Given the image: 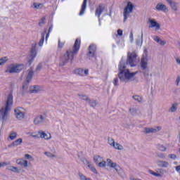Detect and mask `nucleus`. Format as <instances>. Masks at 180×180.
<instances>
[{"label": "nucleus", "mask_w": 180, "mask_h": 180, "mask_svg": "<svg viewBox=\"0 0 180 180\" xmlns=\"http://www.w3.org/2000/svg\"><path fill=\"white\" fill-rule=\"evenodd\" d=\"M137 75V72H131L129 69L126 68V63L124 60L122 59L118 65V78L121 82H131L134 79V77Z\"/></svg>", "instance_id": "1"}, {"label": "nucleus", "mask_w": 180, "mask_h": 180, "mask_svg": "<svg viewBox=\"0 0 180 180\" xmlns=\"http://www.w3.org/2000/svg\"><path fill=\"white\" fill-rule=\"evenodd\" d=\"M79 47H81V39H77L72 49H70L65 52L61 59V65H65L67 63H72L74 61V57L78 54L79 51Z\"/></svg>", "instance_id": "2"}, {"label": "nucleus", "mask_w": 180, "mask_h": 180, "mask_svg": "<svg viewBox=\"0 0 180 180\" xmlns=\"http://www.w3.org/2000/svg\"><path fill=\"white\" fill-rule=\"evenodd\" d=\"M13 105V96L10 94L7 96L6 106L0 109V120H2L3 122L8 120V118L9 117V113L8 112Z\"/></svg>", "instance_id": "3"}, {"label": "nucleus", "mask_w": 180, "mask_h": 180, "mask_svg": "<svg viewBox=\"0 0 180 180\" xmlns=\"http://www.w3.org/2000/svg\"><path fill=\"white\" fill-rule=\"evenodd\" d=\"M136 6L131 1H127V5L124 6L122 12L123 22H127V19L130 18V14L133 13Z\"/></svg>", "instance_id": "4"}, {"label": "nucleus", "mask_w": 180, "mask_h": 180, "mask_svg": "<svg viewBox=\"0 0 180 180\" xmlns=\"http://www.w3.org/2000/svg\"><path fill=\"white\" fill-rule=\"evenodd\" d=\"M139 60H137V53L135 52L127 53V64L130 67H136Z\"/></svg>", "instance_id": "5"}, {"label": "nucleus", "mask_w": 180, "mask_h": 180, "mask_svg": "<svg viewBox=\"0 0 180 180\" xmlns=\"http://www.w3.org/2000/svg\"><path fill=\"white\" fill-rule=\"evenodd\" d=\"M149 60L150 56H148V52L147 51V49H145L140 61V66L141 70H147V68H148Z\"/></svg>", "instance_id": "6"}, {"label": "nucleus", "mask_w": 180, "mask_h": 180, "mask_svg": "<svg viewBox=\"0 0 180 180\" xmlns=\"http://www.w3.org/2000/svg\"><path fill=\"white\" fill-rule=\"evenodd\" d=\"M22 90L24 92H28L29 94H40L43 91V87L37 85L30 86L27 90V85L24 84L22 86Z\"/></svg>", "instance_id": "7"}, {"label": "nucleus", "mask_w": 180, "mask_h": 180, "mask_svg": "<svg viewBox=\"0 0 180 180\" xmlns=\"http://www.w3.org/2000/svg\"><path fill=\"white\" fill-rule=\"evenodd\" d=\"M23 68H25L23 65L11 64L7 66L6 72H8L9 74H13L15 72H20V71H22Z\"/></svg>", "instance_id": "8"}, {"label": "nucleus", "mask_w": 180, "mask_h": 180, "mask_svg": "<svg viewBox=\"0 0 180 180\" xmlns=\"http://www.w3.org/2000/svg\"><path fill=\"white\" fill-rule=\"evenodd\" d=\"M149 29H153L155 32H158L161 29V24L154 18H149L147 21Z\"/></svg>", "instance_id": "9"}, {"label": "nucleus", "mask_w": 180, "mask_h": 180, "mask_svg": "<svg viewBox=\"0 0 180 180\" xmlns=\"http://www.w3.org/2000/svg\"><path fill=\"white\" fill-rule=\"evenodd\" d=\"M14 114L18 120H23L26 115V110L22 107H18L14 110Z\"/></svg>", "instance_id": "10"}, {"label": "nucleus", "mask_w": 180, "mask_h": 180, "mask_svg": "<svg viewBox=\"0 0 180 180\" xmlns=\"http://www.w3.org/2000/svg\"><path fill=\"white\" fill-rule=\"evenodd\" d=\"M106 161H107V165L110 168H113V169H115L116 172H117V174H122L123 169H122V167H120V166H119V165H117L115 162H112V160L109 158H108Z\"/></svg>", "instance_id": "11"}, {"label": "nucleus", "mask_w": 180, "mask_h": 180, "mask_svg": "<svg viewBox=\"0 0 180 180\" xmlns=\"http://www.w3.org/2000/svg\"><path fill=\"white\" fill-rule=\"evenodd\" d=\"M37 56V50L36 49V46H33L30 52V54L27 56V60L29 65L34 61V58Z\"/></svg>", "instance_id": "12"}, {"label": "nucleus", "mask_w": 180, "mask_h": 180, "mask_svg": "<svg viewBox=\"0 0 180 180\" xmlns=\"http://www.w3.org/2000/svg\"><path fill=\"white\" fill-rule=\"evenodd\" d=\"M108 143L109 146L113 147L115 150H118L119 151H122V150H124V147H123V145L115 141V139L112 138L108 139Z\"/></svg>", "instance_id": "13"}, {"label": "nucleus", "mask_w": 180, "mask_h": 180, "mask_svg": "<svg viewBox=\"0 0 180 180\" xmlns=\"http://www.w3.org/2000/svg\"><path fill=\"white\" fill-rule=\"evenodd\" d=\"M34 124L35 126H40V124H43V123H46V115H39L34 119Z\"/></svg>", "instance_id": "14"}, {"label": "nucleus", "mask_w": 180, "mask_h": 180, "mask_svg": "<svg viewBox=\"0 0 180 180\" xmlns=\"http://www.w3.org/2000/svg\"><path fill=\"white\" fill-rule=\"evenodd\" d=\"M74 72L76 74V75H79L80 77H86V75L89 74V70L78 68L75 70Z\"/></svg>", "instance_id": "15"}, {"label": "nucleus", "mask_w": 180, "mask_h": 180, "mask_svg": "<svg viewBox=\"0 0 180 180\" xmlns=\"http://www.w3.org/2000/svg\"><path fill=\"white\" fill-rule=\"evenodd\" d=\"M39 138L44 140H51V134L50 132H45L42 130L39 131Z\"/></svg>", "instance_id": "16"}, {"label": "nucleus", "mask_w": 180, "mask_h": 180, "mask_svg": "<svg viewBox=\"0 0 180 180\" xmlns=\"http://www.w3.org/2000/svg\"><path fill=\"white\" fill-rule=\"evenodd\" d=\"M161 130V127H146L143 129L144 133H157V131H160Z\"/></svg>", "instance_id": "17"}, {"label": "nucleus", "mask_w": 180, "mask_h": 180, "mask_svg": "<svg viewBox=\"0 0 180 180\" xmlns=\"http://www.w3.org/2000/svg\"><path fill=\"white\" fill-rule=\"evenodd\" d=\"M32 78H33V70L30 69L25 72V82L27 84L32 81Z\"/></svg>", "instance_id": "18"}, {"label": "nucleus", "mask_w": 180, "mask_h": 180, "mask_svg": "<svg viewBox=\"0 0 180 180\" xmlns=\"http://www.w3.org/2000/svg\"><path fill=\"white\" fill-rule=\"evenodd\" d=\"M155 9L161 12H168V7L162 3H158L155 6Z\"/></svg>", "instance_id": "19"}, {"label": "nucleus", "mask_w": 180, "mask_h": 180, "mask_svg": "<svg viewBox=\"0 0 180 180\" xmlns=\"http://www.w3.org/2000/svg\"><path fill=\"white\" fill-rule=\"evenodd\" d=\"M96 51V46L94 44H91L89 48V53L88 57L91 58V57H95V52Z\"/></svg>", "instance_id": "20"}, {"label": "nucleus", "mask_w": 180, "mask_h": 180, "mask_svg": "<svg viewBox=\"0 0 180 180\" xmlns=\"http://www.w3.org/2000/svg\"><path fill=\"white\" fill-rule=\"evenodd\" d=\"M16 164L18 165H20L21 167H24V168H27V167H29L27 160L25 159H18L16 160Z\"/></svg>", "instance_id": "21"}, {"label": "nucleus", "mask_w": 180, "mask_h": 180, "mask_svg": "<svg viewBox=\"0 0 180 180\" xmlns=\"http://www.w3.org/2000/svg\"><path fill=\"white\" fill-rule=\"evenodd\" d=\"M153 39L160 46H165L167 44V41L161 39L158 36H153Z\"/></svg>", "instance_id": "22"}, {"label": "nucleus", "mask_w": 180, "mask_h": 180, "mask_svg": "<svg viewBox=\"0 0 180 180\" xmlns=\"http://www.w3.org/2000/svg\"><path fill=\"white\" fill-rule=\"evenodd\" d=\"M148 173L150 174V175H153V176L161 177L164 175V170L160 169L157 172L153 170H148Z\"/></svg>", "instance_id": "23"}, {"label": "nucleus", "mask_w": 180, "mask_h": 180, "mask_svg": "<svg viewBox=\"0 0 180 180\" xmlns=\"http://www.w3.org/2000/svg\"><path fill=\"white\" fill-rule=\"evenodd\" d=\"M105 11V5H100L96 10V16L101 17L102 13Z\"/></svg>", "instance_id": "24"}, {"label": "nucleus", "mask_w": 180, "mask_h": 180, "mask_svg": "<svg viewBox=\"0 0 180 180\" xmlns=\"http://www.w3.org/2000/svg\"><path fill=\"white\" fill-rule=\"evenodd\" d=\"M86 0H84L83 3L82 4V8L80 10V12L79 13V16H82V15H84V13H85V10L86 9Z\"/></svg>", "instance_id": "25"}, {"label": "nucleus", "mask_w": 180, "mask_h": 180, "mask_svg": "<svg viewBox=\"0 0 180 180\" xmlns=\"http://www.w3.org/2000/svg\"><path fill=\"white\" fill-rule=\"evenodd\" d=\"M7 169L8 171H11V172H15V174H19L20 172V169L15 166H8Z\"/></svg>", "instance_id": "26"}, {"label": "nucleus", "mask_w": 180, "mask_h": 180, "mask_svg": "<svg viewBox=\"0 0 180 180\" xmlns=\"http://www.w3.org/2000/svg\"><path fill=\"white\" fill-rule=\"evenodd\" d=\"M44 154V155H46V157H48V158H56L55 151H53V152L45 151Z\"/></svg>", "instance_id": "27"}, {"label": "nucleus", "mask_w": 180, "mask_h": 180, "mask_svg": "<svg viewBox=\"0 0 180 180\" xmlns=\"http://www.w3.org/2000/svg\"><path fill=\"white\" fill-rule=\"evenodd\" d=\"M27 135L30 136V137H32L33 139H40L39 131L37 132H28Z\"/></svg>", "instance_id": "28"}, {"label": "nucleus", "mask_w": 180, "mask_h": 180, "mask_svg": "<svg viewBox=\"0 0 180 180\" xmlns=\"http://www.w3.org/2000/svg\"><path fill=\"white\" fill-rule=\"evenodd\" d=\"M22 143H23V139H22V138H20L13 141L12 144L14 147H18V146H20Z\"/></svg>", "instance_id": "29"}, {"label": "nucleus", "mask_w": 180, "mask_h": 180, "mask_svg": "<svg viewBox=\"0 0 180 180\" xmlns=\"http://www.w3.org/2000/svg\"><path fill=\"white\" fill-rule=\"evenodd\" d=\"M103 160V158L99 155H96L94 157V161L95 164H96V165H98Z\"/></svg>", "instance_id": "30"}, {"label": "nucleus", "mask_w": 180, "mask_h": 180, "mask_svg": "<svg viewBox=\"0 0 180 180\" xmlns=\"http://www.w3.org/2000/svg\"><path fill=\"white\" fill-rule=\"evenodd\" d=\"M8 60H9L7 56H4L0 58V67H2V65H5V64H6V63H8Z\"/></svg>", "instance_id": "31"}, {"label": "nucleus", "mask_w": 180, "mask_h": 180, "mask_svg": "<svg viewBox=\"0 0 180 180\" xmlns=\"http://www.w3.org/2000/svg\"><path fill=\"white\" fill-rule=\"evenodd\" d=\"M158 165L159 167L167 168V167H168V165H169V163H168V162H167V161H160L158 162Z\"/></svg>", "instance_id": "32"}, {"label": "nucleus", "mask_w": 180, "mask_h": 180, "mask_svg": "<svg viewBox=\"0 0 180 180\" xmlns=\"http://www.w3.org/2000/svg\"><path fill=\"white\" fill-rule=\"evenodd\" d=\"M51 32H53V25H51L49 27L48 32H47V30H45L44 32L43 33L46 36V40H47V39H49V37L50 36V33H51Z\"/></svg>", "instance_id": "33"}, {"label": "nucleus", "mask_w": 180, "mask_h": 180, "mask_svg": "<svg viewBox=\"0 0 180 180\" xmlns=\"http://www.w3.org/2000/svg\"><path fill=\"white\" fill-rule=\"evenodd\" d=\"M136 46H139L140 47L143 46V33L141 34V37L136 40Z\"/></svg>", "instance_id": "34"}, {"label": "nucleus", "mask_w": 180, "mask_h": 180, "mask_svg": "<svg viewBox=\"0 0 180 180\" xmlns=\"http://www.w3.org/2000/svg\"><path fill=\"white\" fill-rule=\"evenodd\" d=\"M16 137H18V133H16L15 131H11L9 134L8 138L10 139V140H15V139H16Z\"/></svg>", "instance_id": "35"}, {"label": "nucleus", "mask_w": 180, "mask_h": 180, "mask_svg": "<svg viewBox=\"0 0 180 180\" xmlns=\"http://www.w3.org/2000/svg\"><path fill=\"white\" fill-rule=\"evenodd\" d=\"M32 7L34 8V9H41V8H43V4L34 3Z\"/></svg>", "instance_id": "36"}, {"label": "nucleus", "mask_w": 180, "mask_h": 180, "mask_svg": "<svg viewBox=\"0 0 180 180\" xmlns=\"http://www.w3.org/2000/svg\"><path fill=\"white\" fill-rule=\"evenodd\" d=\"M169 6L172 11H174V12H176V11H178V6H176V3L173 1L171 4H169Z\"/></svg>", "instance_id": "37"}, {"label": "nucleus", "mask_w": 180, "mask_h": 180, "mask_svg": "<svg viewBox=\"0 0 180 180\" xmlns=\"http://www.w3.org/2000/svg\"><path fill=\"white\" fill-rule=\"evenodd\" d=\"M132 98L134 99V101H136V102H143V98L140 96L135 95L133 96Z\"/></svg>", "instance_id": "38"}, {"label": "nucleus", "mask_w": 180, "mask_h": 180, "mask_svg": "<svg viewBox=\"0 0 180 180\" xmlns=\"http://www.w3.org/2000/svg\"><path fill=\"white\" fill-rule=\"evenodd\" d=\"M178 109V105L177 104H173L172 107L169 109V112H176V110Z\"/></svg>", "instance_id": "39"}, {"label": "nucleus", "mask_w": 180, "mask_h": 180, "mask_svg": "<svg viewBox=\"0 0 180 180\" xmlns=\"http://www.w3.org/2000/svg\"><path fill=\"white\" fill-rule=\"evenodd\" d=\"M64 44H65V41H61L60 39H58V49H63V47H64Z\"/></svg>", "instance_id": "40"}, {"label": "nucleus", "mask_w": 180, "mask_h": 180, "mask_svg": "<svg viewBox=\"0 0 180 180\" xmlns=\"http://www.w3.org/2000/svg\"><path fill=\"white\" fill-rule=\"evenodd\" d=\"M97 165L99 167V168H105L106 167V161L103 160H103H101V162Z\"/></svg>", "instance_id": "41"}, {"label": "nucleus", "mask_w": 180, "mask_h": 180, "mask_svg": "<svg viewBox=\"0 0 180 180\" xmlns=\"http://www.w3.org/2000/svg\"><path fill=\"white\" fill-rule=\"evenodd\" d=\"M77 175L79 176V179H80V180H86V176H85V175H84V174H82V172H78Z\"/></svg>", "instance_id": "42"}, {"label": "nucleus", "mask_w": 180, "mask_h": 180, "mask_svg": "<svg viewBox=\"0 0 180 180\" xmlns=\"http://www.w3.org/2000/svg\"><path fill=\"white\" fill-rule=\"evenodd\" d=\"M78 96L79 98V99H83V101H89V98H88V96L84 95V94H78Z\"/></svg>", "instance_id": "43"}, {"label": "nucleus", "mask_w": 180, "mask_h": 180, "mask_svg": "<svg viewBox=\"0 0 180 180\" xmlns=\"http://www.w3.org/2000/svg\"><path fill=\"white\" fill-rule=\"evenodd\" d=\"M129 39L130 43H134V36L133 34V32H131L129 33Z\"/></svg>", "instance_id": "44"}, {"label": "nucleus", "mask_w": 180, "mask_h": 180, "mask_svg": "<svg viewBox=\"0 0 180 180\" xmlns=\"http://www.w3.org/2000/svg\"><path fill=\"white\" fill-rule=\"evenodd\" d=\"M44 36H46L44 34L42 33L41 34V39L39 42V46H40L41 47V46H43L44 43Z\"/></svg>", "instance_id": "45"}, {"label": "nucleus", "mask_w": 180, "mask_h": 180, "mask_svg": "<svg viewBox=\"0 0 180 180\" xmlns=\"http://www.w3.org/2000/svg\"><path fill=\"white\" fill-rule=\"evenodd\" d=\"M87 102H89V105H91V106H92L93 108L94 106H96V101H95V100H91H91L89 99V101Z\"/></svg>", "instance_id": "46"}, {"label": "nucleus", "mask_w": 180, "mask_h": 180, "mask_svg": "<svg viewBox=\"0 0 180 180\" xmlns=\"http://www.w3.org/2000/svg\"><path fill=\"white\" fill-rule=\"evenodd\" d=\"M158 150H160V151H167V147H165L164 145H159L158 146Z\"/></svg>", "instance_id": "47"}, {"label": "nucleus", "mask_w": 180, "mask_h": 180, "mask_svg": "<svg viewBox=\"0 0 180 180\" xmlns=\"http://www.w3.org/2000/svg\"><path fill=\"white\" fill-rule=\"evenodd\" d=\"M117 36H119L120 37H122V36H123V30L118 29L117 30V35L116 37H117Z\"/></svg>", "instance_id": "48"}, {"label": "nucleus", "mask_w": 180, "mask_h": 180, "mask_svg": "<svg viewBox=\"0 0 180 180\" xmlns=\"http://www.w3.org/2000/svg\"><path fill=\"white\" fill-rule=\"evenodd\" d=\"M112 84H114L115 86H119V79H117V77H115L113 79Z\"/></svg>", "instance_id": "49"}, {"label": "nucleus", "mask_w": 180, "mask_h": 180, "mask_svg": "<svg viewBox=\"0 0 180 180\" xmlns=\"http://www.w3.org/2000/svg\"><path fill=\"white\" fill-rule=\"evenodd\" d=\"M143 75L144 78H146V79H148V77H150V73L148 72V71H144L143 72Z\"/></svg>", "instance_id": "50"}, {"label": "nucleus", "mask_w": 180, "mask_h": 180, "mask_svg": "<svg viewBox=\"0 0 180 180\" xmlns=\"http://www.w3.org/2000/svg\"><path fill=\"white\" fill-rule=\"evenodd\" d=\"M175 61L178 65H180V56H174Z\"/></svg>", "instance_id": "51"}, {"label": "nucleus", "mask_w": 180, "mask_h": 180, "mask_svg": "<svg viewBox=\"0 0 180 180\" xmlns=\"http://www.w3.org/2000/svg\"><path fill=\"white\" fill-rule=\"evenodd\" d=\"M90 171H91V172H93L96 175H97V174H98V170H96V168H95V166H93V167H91V169H90Z\"/></svg>", "instance_id": "52"}, {"label": "nucleus", "mask_w": 180, "mask_h": 180, "mask_svg": "<svg viewBox=\"0 0 180 180\" xmlns=\"http://www.w3.org/2000/svg\"><path fill=\"white\" fill-rule=\"evenodd\" d=\"M25 157L27 160H30L31 161H33V157L29 154H25Z\"/></svg>", "instance_id": "53"}, {"label": "nucleus", "mask_w": 180, "mask_h": 180, "mask_svg": "<svg viewBox=\"0 0 180 180\" xmlns=\"http://www.w3.org/2000/svg\"><path fill=\"white\" fill-rule=\"evenodd\" d=\"M169 158H171V160H176V155L170 154V155H169Z\"/></svg>", "instance_id": "54"}, {"label": "nucleus", "mask_w": 180, "mask_h": 180, "mask_svg": "<svg viewBox=\"0 0 180 180\" xmlns=\"http://www.w3.org/2000/svg\"><path fill=\"white\" fill-rule=\"evenodd\" d=\"M41 68H43V65H41V63H39V64L37 66V71H40V70H41Z\"/></svg>", "instance_id": "55"}, {"label": "nucleus", "mask_w": 180, "mask_h": 180, "mask_svg": "<svg viewBox=\"0 0 180 180\" xmlns=\"http://www.w3.org/2000/svg\"><path fill=\"white\" fill-rule=\"evenodd\" d=\"M93 166H94V165H93L92 163L89 162H88L86 163V167H87L89 169H91L93 167Z\"/></svg>", "instance_id": "56"}, {"label": "nucleus", "mask_w": 180, "mask_h": 180, "mask_svg": "<svg viewBox=\"0 0 180 180\" xmlns=\"http://www.w3.org/2000/svg\"><path fill=\"white\" fill-rule=\"evenodd\" d=\"M44 23H46V18H41V21L39 22V25L41 26Z\"/></svg>", "instance_id": "57"}, {"label": "nucleus", "mask_w": 180, "mask_h": 180, "mask_svg": "<svg viewBox=\"0 0 180 180\" xmlns=\"http://www.w3.org/2000/svg\"><path fill=\"white\" fill-rule=\"evenodd\" d=\"M6 165H9V163L6 162H0V168H2V167H5Z\"/></svg>", "instance_id": "58"}, {"label": "nucleus", "mask_w": 180, "mask_h": 180, "mask_svg": "<svg viewBox=\"0 0 180 180\" xmlns=\"http://www.w3.org/2000/svg\"><path fill=\"white\" fill-rule=\"evenodd\" d=\"M179 82H180V77L178 76L176 79V84L177 86L179 85Z\"/></svg>", "instance_id": "59"}, {"label": "nucleus", "mask_w": 180, "mask_h": 180, "mask_svg": "<svg viewBox=\"0 0 180 180\" xmlns=\"http://www.w3.org/2000/svg\"><path fill=\"white\" fill-rule=\"evenodd\" d=\"M158 157H159V158H165V155H164L163 153H159L158 155Z\"/></svg>", "instance_id": "60"}, {"label": "nucleus", "mask_w": 180, "mask_h": 180, "mask_svg": "<svg viewBox=\"0 0 180 180\" xmlns=\"http://www.w3.org/2000/svg\"><path fill=\"white\" fill-rule=\"evenodd\" d=\"M166 2H167V4H169V5L172 4V0H165Z\"/></svg>", "instance_id": "61"}, {"label": "nucleus", "mask_w": 180, "mask_h": 180, "mask_svg": "<svg viewBox=\"0 0 180 180\" xmlns=\"http://www.w3.org/2000/svg\"><path fill=\"white\" fill-rule=\"evenodd\" d=\"M129 180H137V179H135L134 177H130Z\"/></svg>", "instance_id": "62"}, {"label": "nucleus", "mask_w": 180, "mask_h": 180, "mask_svg": "<svg viewBox=\"0 0 180 180\" xmlns=\"http://www.w3.org/2000/svg\"><path fill=\"white\" fill-rule=\"evenodd\" d=\"M2 51V49L1 48V46H0V53Z\"/></svg>", "instance_id": "63"}]
</instances>
